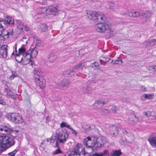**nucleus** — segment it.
Masks as SVG:
<instances>
[{
	"mask_svg": "<svg viewBox=\"0 0 156 156\" xmlns=\"http://www.w3.org/2000/svg\"><path fill=\"white\" fill-rule=\"evenodd\" d=\"M57 139V136H52L51 139L50 140V142H51L53 140H54L56 142V140Z\"/></svg>",
	"mask_w": 156,
	"mask_h": 156,
	"instance_id": "nucleus-52",
	"label": "nucleus"
},
{
	"mask_svg": "<svg viewBox=\"0 0 156 156\" xmlns=\"http://www.w3.org/2000/svg\"><path fill=\"white\" fill-rule=\"evenodd\" d=\"M106 141L105 138L104 137H101L97 138L96 140V141H94V147L96 149L100 147L103 145L104 141Z\"/></svg>",
	"mask_w": 156,
	"mask_h": 156,
	"instance_id": "nucleus-11",
	"label": "nucleus"
},
{
	"mask_svg": "<svg viewBox=\"0 0 156 156\" xmlns=\"http://www.w3.org/2000/svg\"><path fill=\"white\" fill-rule=\"evenodd\" d=\"M106 103L105 98H101L95 101L94 104L96 106H100V107H102Z\"/></svg>",
	"mask_w": 156,
	"mask_h": 156,
	"instance_id": "nucleus-18",
	"label": "nucleus"
},
{
	"mask_svg": "<svg viewBox=\"0 0 156 156\" xmlns=\"http://www.w3.org/2000/svg\"><path fill=\"white\" fill-rule=\"evenodd\" d=\"M30 27L29 26H25L24 30L26 31H27L29 30L30 29Z\"/></svg>",
	"mask_w": 156,
	"mask_h": 156,
	"instance_id": "nucleus-54",
	"label": "nucleus"
},
{
	"mask_svg": "<svg viewBox=\"0 0 156 156\" xmlns=\"http://www.w3.org/2000/svg\"><path fill=\"white\" fill-rule=\"evenodd\" d=\"M154 66V72H156V65H155Z\"/></svg>",
	"mask_w": 156,
	"mask_h": 156,
	"instance_id": "nucleus-63",
	"label": "nucleus"
},
{
	"mask_svg": "<svg viewBox=\"0 0 156 156\" xmlns=\"http://www.w3.org/2000/svg\"><path fill=\"white\" fill-rule=\"evenodd\" d=\"M150 145L153 147H156V133H153L151 134L148 139Z\"/></svg>",
	"mask_w": 156,
	"mask_h": 156,
	"instance_id": "nucleus-12",
	"label": "nucleus"
},
{
	"mask_svg": "<svg viewBox=\"0 0 156 156\" xmlns=\"http://www.w3.org/2000/svg\"><path fill=\"white\" fill-rule=\"evenodd\" d=\"M108 26L105 23L100 22L97 24L96 25V30L99 32H104L107 30Z\"/></svg>",
	"mask_w": 156,
	"mask_h": 156,
	"instance_id": "nucleus-13",
	"label": "nucleus"
},
{
	"mask_svg": "<svg viewBox=\"0 0 156 156\" xmlns=\"http://www.w3.org/2000/svg\"><path fill=\"white\" fill-rule=\"evenodd\" d=\"M5 92L6 93V96L8 98H10L14 100L16 99V95L12 91L10 90L7 87L5 88Z\"/></svg>",
	"mask_w": 156,
	"mask_h": 156,
	"instance_id": "nucleus-14",
	"label": "nucleus"
},
{
	"mask_svg": "<svg viewBox=\"0 0 156 156\" xmlns=\"http://www.w3.org/2000/svg\"><path fill=\"white\" fill-rule=\"evenodd\" d=\"M34 78L37 88L42 89L45 86V80L43 75V73L39 69H34L33 70Z\"/></svg>",
	"mask_w": 156,
	"mask_h": 156,
	"instance_id": "nucleus-1",
	"label": "nucleus"
},
{
	"mask_svg": "<svg viewBox=\"0 0 156 156\" xmlns=\"http://www.w3.org/2000/svg\"><path fill=\"white\" fill-rule=\"evenodd\" d=\"M60 127L61 128H63L64 127H66L69 129L70 126L69 124H67L66 122H62L60 124Z\"/></svg>",
	"mask_w": 156,
	"mask_h": 156,
	"instance_id": "nucleus-34",
	"label": "nucleus"
},
{
	"mask_svg": "<svg viewBox=\"0 0 156 156\" xmlns=\"http://www.w3.org/2000/svg\"><path fill=\"white\" fill-rule=\"evenodd\" d=\"M17 152V150H15L12 152L9 153L8 155L9 156H15V154Z\"/></svg>",
	"mask_w": 156,
	"mask_h": 156,
	"instance_id": "nucleus-45",
	"label": "nucleus"
},
{
	"mask_svg": "<svg viewBox=\"0 0 156 156\" xmlns=\"http://www.w3.org/2000/svg\"><path fill=\"white\" fill-rule=\"evenodd\" d=\"M38 52L34 48H30L26 52V55L27 58L29 61V62H31V65H32L34 62L30 60L31 58H35L37 55Z\"/></svg>",
	"mask_w": 156,
	"mask_h": 156,
	"instance_id": "nucleus-7",
	"label": "nucleus"
},
{
	"mask_svg": "<svg viewBox=\"0 0 156 156\" xmlns=\"http://www.w3.org/2000/svg\"><path fill=\"white\" fill-rule=\"evenodd\" d=\"M69 129H70L72 131V133L73 134H74L75 136H76L77 135V132L71 127L69 128Z\"/></svg>",
	"mask_w": 156,
	"mask_h": 156,
	"instance_id": "nucleus-49",
	"label": "nucleus"
},
{
	"mask_svg": "<svg viewBox=\"0 0 156 156\" xmlns=\"http://www.w3.org/2000/svg\"><path fill=\"white\" fill-rule=\"evenodd\" d=\"M89 154L86 155V156H108L109 155L108 149L104 150L102 151L99 153H95L94 154L92 155H89Z\"/></svg>",
	"mask_w": 156,
	"mask_h": 156,
	"instance_id": "nucleus-15",
	"label": "nucleus"
},
{
	"mask_svg": "<svg viewBox=\"0 0 156 156\" xmlns=\"http://www.w3.org/2000/svg\"><path fill=\"white\" fill-rule=\"evenodd\" d=\"M73 149L78 153L79 156L82 155L86 156V155L91 153V152L88 151L87 147L83 148L82 144L80 143H78Z\"/></svg>",
	"mask_w": 156,
	"mask_h": 156,
	"instance_id": "nucleus-4",
	"label": "nucleus"
},
{
	"mask_svg": "<svg viewBox=\"0 0 156 156\" xmlns=\"http://www.w3.org/2000/svg\"><path fill=\"white\" fill-rule=\"evenodd\" d=\"M12 34V32L10 33L7 32L6 34L1 33L0 34V40L5 41L7 40L9 37V35Z\"/></svg>",
	"mask_w": 156,
	"mask_h": 156,
	"instance_id": "nucleus-22",
	"label": "nucleus"
},
{
	"mask_svg": "<svg viewBox=\"0 0 156 156\" xmlns=\"http://www.w3.org/2000/svg\"><path fill=\"white\" fill-rule=\"evenodd\" d=\"M94 66L95 67H97L99 66V64L97 62H94Z\"/></svg>",
	"mask_w": 156,
	"mask_h": 156,
	"instance_id": "nucleus-59",
	"label": "nucleus"
},
{
	"mask_svg": "<svg viewBox=\"0 0 156 156\" xmlns=\"http://www.w3.org/2000/svg\"><path fill=\"white\" fill-rule=\"evenodd\" d=\"M42 46L41 41L38 39L36 40V46L41 47Z\"/></svg>",
	"mask_w": 156,
	"mask_h": 156,
	"instance_id": "nucleus-44",
	"label": "nucleus"
},
{
	"mask_svg": "<svg viewBox=\"0 0 156 156\" xmlns=\"http://www.w3.org/2000/svg\"><path fill=\"white\" fill-rule=\"evenodd\" d=\"M5 104V102L4 101L3 97L0 98V104L4 105Z\"/></svg>",
	"mask_w": 156,
	"mask_h": 156,
	"instance_id": "nucleus-48",
	"label": "nucleus"
},
{
	"mask_svg": "<svg viewBox=\"0 0 156 156\" xmlns=\"http://www.w3.org/2000/svg\"><path fill=\"white\" fill-rule=\"evenodd\" d=\"M4 149H5V148H4L3 147L2 144L0 143V154L2 152V151Z\"/></svg>",
	"mask_w": 156,
	"mask_h": 156,
	"instance_id": "nucleus-53",
	"label": "nucleus"
},
{
	"mask_svg": "<svg viewBox=\"0 0 156 156\" xmlns=\"http://www.w3.org/2000/svg\"><path fill=\"white\" fill-rule=\"evenodd\" d=\"M15 58L16 61L19 63L21 62L24 64H27L29 62L26 54L25 55L17 53L16 55Z\"/></svg>",
	"mask_w": 156,
	"mask_h": 156,
	"instance_id": "nucleus-8",
	"label": "nucleus"
},
{
	"mask_svg": "<svg viewBox=\"0 0 156 156\" xmlns=\"http://www.w3.org/2000/svg\"><path fill=\"white\" fill-rule=\"evenodd\" d=\"M7 118L15 123H20L23 122L22 118L18 113H10L7 115Z\"/></svg>",
	"mask_w": 156,
	"mask_h": 156,
	"instance_id": "nucleus-6",
	"label": "nucleus"
},
{
	"mask_svg": "<svg viewBox=\"0 0 156 156\" xmlns=\"http://www.w3.org/2000/svg\"><path fill=\"white\" fill-rule=\"evenodd\" d=\"M100 61L101 64L105 65L106 64V62H105V57H101L100 58Z\"/></svg>",
	"mask_w": 156,
	"mask_h": 156,
	"instance_id": "nucleus-42",
	"label": "nucleus"
},
{
	"mask_svg": "<svg viewBox=\"0 0 156 156\" xmlns=\"http://www.w3.org/2000/svg\"><path fill=\"white\" fill-rule=\"evenodd\" d=\"M109 9L112 10L114 9V3H113L110 2L109 4Z\"/></svg>",
	"mask_w": 156,
	"mask_h": 156,
	"instance_id": "nucleus-51",
	"label": "nucleus"
},
{
	"mask_svg": "<svg viewBox=\"0 0 156 156\" xmlns=\"http://www.w3.org/2000/svg\"><path fill=\"white\" fill-rule=\"evenodd\" d=\"M57 58V55L53 53H51L48 56V59L50 62H53Z\"/></svg>",
	"mask_w": 156,
	"mask_h": 156,
	"instance_id": "nucleus-21",
	"label": "nucleus"
},
{
	"mask_svg": "<svg viewBox=\"0 0 156 156\" xmlns=\"http://www.w3.org/2000/svg\"><path fill=\"white\" fill-rule=\"evenodd\" d=\"M140 90L143 92H145L147 91V90L145 87L143 86H141L140 88Z\"/></svg>",
	"mask_w": 156,
	"mask_h": 156,
	"instance_id": "nucleus-47",
	"label": "nucleus"
},
{
	"mask_svg": "<svg viewBox=\"0 0 156 156\" xmlns=\"http://www.w3.org/2000/svg\"><path fill=\"white\" fill-rule=\"evenodd\" d=\"M99 17H100V22L103 23L105 22V20L106 19V16L103 14L100 13V14L99 15Z\"/></svg>",
	"mask_w": 156,
	"mask_h": 156,
	"instance_id": "nucleus-35",
	"label": "nucleus"
},
{
	"mask_svg": "<svg viewBox=\"0 0 156 156\" xmlns=\"http://www.w3.org/2000/svg\"><path fill=\"white\" fill-rule=\"evenodd\" d=\"M155 115V114L154 112L152 111L151 112V116H152L153 118H154Z\"/></svg>",
	"mask_w": 156,
	"mask_h": 156,
	"instance_id": "nucleus-57",
	"label": "nucleus"
},
{
	"mask_svg": "<svg viewBox=\"0 0 156 156\" xmlns=\"http://www.w3.org/2000/svg\"><path fill=\"white\" fill-rule=\"evenodd\" d=\"M0 143L4 148H8L13 146L15 143L13 138L6 136H0Z\"/></svg>",
	"mask_w": 156,
	"mask_h": 156,
	"instance_id": "nucleus-3",
	"label": "nucleus"
},
{
	"mask_svg": "<svg viewBox=\"0 0 156 156\" xmlns=\"http://www.w3.org/2000/svg\"><path fill=\"white\" fill-rule=\"evenodd\" d=\"M120 149L113 151L111 153V156H120L122 154Z\"/></svg>",
	"mask_w": 156,
	"mask_h": 156,
	"instance_id": "nucleus-27",
	"label": "nucleus"
},
{
	"mask_svg": "<svg viewBox=\"0 0 156 156\" xmlns=\"http://www.w3.org/2000/svg\"><path fill=\"white\" fill-rule=\"evenodd\" d=\"M156 42V40L153 39L144 42V43L145 45L147 47H152L154 45Z\"/></svg>",
	"mask_w": 156,
	"mask_h": 156,
	"instance_id": "nucleus-23",
	"label": "nucleus"
},
{
	"mask_svg": "<svg viewBox=\"0 0 156 156\" xmlns=\"http://www.w3.org/2000/svg\"><path fill=\"white\" fill-rule=\"evenodd\" d=\"M75 73V71L73 69L66 70L64 72V75L67 74L70 76L74 75Z\"/></svg>",
	"mask_w": 156,
	"mask_h": 156,
	"instance_id": "nucleus-28",
	"label": "nucleus"
},
{
	"mask_svg": "<svg viewBox=\"0 0 156 156\" xmlns=\"http://www.w3.org/2000/svg\"><path fill=\"white\" fill-rule=\"evenodd\" d=\"M128 15L131 17H135L140 16H142L143 15V13L141 12L136 11L129 12Z\"/></svg>",
	"mask_w": 156,
	"mask_h": 156,
	"instance_id": "nucleus-19",
	"label": "nucleus"
},
{
	"mask_svg": "<svg viewBox=\"0 0 156 156\" xmlns=\"http://www.w3.org/2000/svg\"><path fill=\"white\" fill-rule=\"evenodd\" d=\"M15 53H16L17 52V44H15Z\"/></svg>",
	"mask_w": 156,
	"mask_h": 156,
	"instance_id": "nucleus-62",
	"label": "nucleus"
},
{
	"mask_svg": "<svg viewBox=\"0 0 156 156\" xmlns=\"http://www.w3.org/2000/svg\"><path fill=\"white\" fill-rule=\"evenodd\" d=\"M86 65V62H80L76 64L75 66L74 69H78L79 68H80L83 66H84Z\"/></svg>",
	"mask_w": 156,
	"mask_h": 156,
	"instance_id": "nucleus-31",
	"label": "nucleus"
},
{
	"mask_svg": "<svg viewBox=\"0 0 156 156\" xmlns=\"http://www.w3.org/2000/svg\"><path fill=\"white\" fill-rule=\"evenodd\" d=\"M60 82L63 86L64 89H65L67 88L70 83L69 80L67 79H64L61 80Z\"/></svg>",
	"mask_w": 156,
	"mask_h": 156,
	"instance_id": "nucleus-25",
	"label": "nucleus"
},
{
	"mask_svg": "<svg viewBox=\"0 0 156 156\" xmlns=\"http://www.w3.org/2000/svg\"><path fill=\"white\" fill-rule=\"evenodd\" d=\"M110 130L112 131L110 133L111 135H113V136H116L115 133L118 134L119 132L117 127L114 125L110 127Z\"/></svg>",
	"mask_w": 156,
	"mask_h": 156,
	"instance_id": "nucleus-20",
	"label": "nucleus"
},
{
	"mask_svg": "<svg viewBox=\"0 0 156 156\" xmlns=\"http://www.w3.org/2000/svg\"><path fill=\"white\" fill-rule=\"evenodd\" d=\"M100 13L93 11H88L87 12V17L89 18L94 20H98V21L100 20V17H99V15Z\"/></svg>",
	"mask_w": 156,
	"mask_h": 156,
	"instance_id": "nucleus-10",
	"label": "nucleus"
},
{
	"mask_svg": "<svg viewBox=\"0 0 156 156\" xmlns=\"http://www.w3.org/2000/svg\"><path fill=\"white\" fill-rule=\"evenodd\" d=\"M7 45H3L0 48V54L2 56L5 58L7 56Z\"/></svg>",
	"mask_w": 156,
	"mask_h": 156,
	"instance_id": "nucleus-17",
	"label": "nucleus"
},
{
	"mask_svg": "<svg viewBox=\"0 0 156 156\" xmlns=\"http://www.w3.org/2000/svg\"><path fill=\"white\" fill-rule=\"evenodd\" d=\"M123 63L122 60L119 58H118V59L114 61V63H113V64H119V65H121Z\"/></svg>",
	"mask_w": 156,
	"mask_h": 156,
	"instance_id": "nucleus-40",
	"label": "nucleus"
},
{
	"mask_svg": "<svg viewBox=\"0 0 156 156\" xmlns=\"http://www.w3.org/2000/svg\"><path fill=\"white\" fill-rule=\"evenodd\" d=\"M68 155L69 156H77L79 155V154L76 151H74V150L73 149Z\"/></svg>",
	"mask_w": 156,
	"mask_h": 156,
	"instance_id": "nucleus-37",
	"label": "nucleus"
},
{
	"mask_svg": "<svg viewBox=\"0 0 156 156\" xmlns=\"http://www.w3.org/2000/svg\"><path fill=\"white\" fill-rule=\"evenodd\" d=\"M154 95L153 94H144L141 98L142 100H144L146 99H150L153 98Z\"/></svg>",
	"mask_w": 156,
	"mask_h": 156,
	"instance_id": "nucleus-26",
	"label": "nucleus"
},
{
	"mask_svg": "<svg viewBox=\"0 0 156 156\" xmlns=\"http://www.w3.org/2000/svg\"><path fill=\"white\" fill-rule=\"evenodd\" d=\"M5 20L7 22V25L14 24V20L9 16H7Z\"/></svg>",
	"mask_w": 156,
	"mask_h": 156,
	"instance_id": "nucleus-29",
	"label": "nucleus"
},
{
	"mask_svg": "<svg viewBox=\"0 0 156 156\" xmlns=\"http://www.w3.org/2000/svg\"><path fill=\"white\" fill-rule=\"evenodd\" d=\"M55 87L58 88L64 89L60 81L55 85Z\"/></svg>",
	"mask_w": 156,
	"mask_h": 156,
	"instance_id": "nucleus-39",
	"label": "nucleus"
},
{
	"mask_svg": "<svg viewBox=\"0 0 156 156\" xmlns=\"http://www.w3.org/2000/svg\"><path fill=\"white\" fill-rule=\"evenodd\" d=\"M118 110V108L116 106L112 107L111 109V111L112 112V113H113L114 114L116 113Z\"/></svg>",
	"mask_w": 156,
	"mask_h": 156,
	"instance_id": "nucleus-36",
	"label": "nucleus"
},
{
	"mask_svg": "<svg viewBox=\"0 0 156 156\" xmlns=\"http://www.w3.org/2000/svg\"><path fill=\"white\" fill-rule=\"evenodd\" d=\"M15 76V75L14 74H13L12 73V75L10 76V78L11 79H14V77Z\"/></svg>",
	"mask_w": 156,
	"mask_h": 156,
	"instance_id": "nucleus-58",
	"label": "nucleus"
},
{
	"mask_svg": "<svg viewBox=\"0 0 156 156\" xmlns=\"http://www.w3.org/2000/svg\"><path fill=\"white\" fill-rule=\"evenodd\" d=\"M135 119L134 120H132V119H130V121H134V122H137L138 121V118L137 117H136V116H134Z\"/></svg>",
	"mask_w": 156,
	"mask_h": 156,
	"instance_id": "nucleus-56",
	"label": "nucleus"
},
{
	"mask_svg": "<svg viewBox=\"0 0 156 156\" xmlns=\"http://www.w3.org/2000/svg\"><path fill=\"white\" fill-rule=\"evenodd\" d=\"M125 138L120 137V142L122 144H124L125 142L132 143L133 142L134 140V137L131 133L128 132L126 130L122 132Z\"/></svg>",
	"mask_w": 156,
	"mask_h": 156,
	"instance_id": "nucleus-5",
	"label": "nucleus"
},
{
	"mask_svg": "<svg viewBox=\"0 0 156 156\" xmlns=\"http://www.w3.org/2000/svg\"><path fill=\"white\" fill-rule=\"evenodd\" d=\"M144 114L147 117L151 116V112L150 111L144 112Z\"/></svg>",
	"mask_w": 156,
	"mask_h": 156,
	"instance_id": "nucleus-46",
	"label": "nucleus"
},
{
	"mask_svg": "<svg viewBox=\"0 0 156 156\" xmlns=\"http://www.w3.org/2000/svg\"><path fill=\"white\" fill-rule=\"evenodd\" d=\"M18 54L22 55H25L26 54V49L22 46H21L18 50Z\"/></svg>",
	"mask_w": 156,
	"mask_h": 156,
	"instance_id": "nucleus-30",
	"label": "nucleus"
},
{
	"mask_svg": "<svg viewBox=\"0 0 156 156\" xmlns=\"http://www.w3.org/2000/svg\"><path fill=\"white\" fill-rule=\"evenodd\" d=\"M154 66H149L147 68V69L149 71H152L154 72Z\"/></svg>",
	"mask_w": 156,
	"mask_h": 156,
	"instance_id": "nucleus-50",
	"label": "nucleus"
},
{
	"mask_svg": "<svg viewBox=\"0 0 156 156\" xmlns=\"http://www.w3.org/2000/svg\"><path fill=\"white\" fill-rule=\"evenodd\" d=\"M57 139L55 147H59V144H64L69 137V134L67 130L65 129H59L56 132Z\"/></svg>",
	"mask_w": 156,
	"mask_h": 156,
	"instance_id": "nucleus-2",
	"label": "nucleus"
},
{
	"mask_svg": "<svg viewBox=\"0 0 156 156\" xmlns=\"http://www.w3.org/2000/svg\"><path fill=\"white\" fill-rule=\"evenodd\" d=\"M19 26H20V28L22 30L23 28V23H21V22H20L19 24Z\"/></svg>",
	"mask_w": 156,
	"mask_h": 156,
	"instance_id": "nucleus-55",
	"label": "nucleus"
},
{
	"mask_svg": "<svg viewBox=\"0 0 156 156\" xmlns=\"http://www.w3.org/2000/svg\"><path fill=\"white\" fill-rule=\"evenodd\" d=\"M49 12L51 13V14L54 16H56L58 14V10L56 7H52L48 9Z\"/></svg>",
	"mask_w": 156,
	"mask_h": 156,
	"instance_id": "nucleus-24",
	"label": "nucleus"
},
{
	"mask_svg": "<svg viewBox=\"0 0 156 156\" xmlns=\"http://www.w3.org/2000/svg\"><path fill=\"white\" fill-rule=\"evenodd\" d=\"M0 131L4 134H9L12 132V129L7 127L6 126H1L0 128Z\"/></svg>",
	"mask_w": 156,
	"mask_h": 156,
	"instance_id": "nucleus-16",
	"label": "nucleus"
},
{
	"mask_svg": "<svg viewBox=\"0 0 156 156\" xmlns=\"http://www.w3.org/2000/svg\"><path fill=\"white\" fill-rule=\"evenodd\" d=\"M62 152L59 148V147L58 148V149L53 152V155H56L62 153Z\"/></svg>",
	"mask_w": 156,
	"mask_h": 156,
	"instance_id": "nucleus-38",
	"label": "nucleus"
},
{
	"mask_svg": "<svg viewBox=\"0 0 156 156\" xmlns=\"http://www.w3.org/2000/svg\"><path fill=\"white\" fill-rule=\"evenodd\" d=\"M83 91L84 93H89L92 92L91 88L88 86L83 89Z\"/></svg>",
	"mask_w": 156,
	"mask_h": 156,
	"instance_id": "nucleus-33",
	"label": "nucleus"
},
{
	"mask_svg": "<svg viewBox=\"0 0 156 156\" xmlns=\"http://www.w3.org/2000/svg\"><path fill=\"white\" fill-rule=\"evenodd\" d=\"M16 54H17V53H15V51H14V52H12V55H16Z\"/></svg>",
	"mask_w": 156,
	"mask_h": 156,
	"instance_id": "nucleus-64",
	"label": "nucleus"
},
{
	"mask_svg": "<svg viewBox=\"0 0 156 156\" xmlns=\"http://www.w3.org/2000/svg\"><path fill=\"white\" fill-rule=\"evenodd\" d=\"M41 30L43 32H45L47 31L48 30V27L45 24H42L41 25Z\"/></svg>",
	"mask_w": 156,
	"mask_h": 156,
	"instance_id": "nucleus-43",
	"label": "nucleus"
},
{
	"mask_svg": "<svg viewBox=\"0 0 156 156\" xmlns=\"http://www.w3.org/2000/svg\"><path fill=\"white\" fill-rule=\"evenodd\" d=\"M110 60V58H108V57H105V62H108Z\"/></svg>",
	"mask_w": 156,
	"mask_h": 156,
	"instance_id": "nucleus-60",
	"label": "nucleus"
},
{
	"mask_svg": "<svg viewBox=\"0 0 156 156\" xmlns=\"http://www.w3.org/2000/svg\"><path fill=\"white\" fill-rule=\"evenodd\" d=\"M94 141L90 137H87L83 141V145L87 146L86 147H87L88 149H90L92 151L93 150L92 147L94 146Z\"/></svg>",
	"mask_w": 156,
	"mask_h": 156,
	"instance_id": "nucleus-9",
	"label": "nucleus"
},
{
	"mask_svg": "<svg viewBox=\"0 0 156 156\" xmlns=\"http://www.w3.org/2000/svg\"><path fill=\"white\" fill-rule=\"evenodd\" d=\"M90 129H91V127L90 126H88V128H86L85 129H84L86 131H87V130H90Z\"/></svg>",
	"mask_w": 156,
	"mask_h": 156,
	"instance_id": "nucleus-61",
	"label": "nucleus"
},
{
	"mask_svg": "<svg viewBox=\"0 0 156 156\" xmlns=\"http://www.w3.org/2000/svg\"><path fill=\"white\" fill-rule=\"evenodd\" d=\"M6 24L7 22L5 20L0 18V28H4V26H6Z\"/></svg>",
	"mask_w": 156,
	"mask_h": 156,
	"instance_id": "nucleus-32",
	"label": "nucleus"
},
{
	"mask_svg": "<svg viewBox=\"0 0 156 156\" xmlns=\"http://www.w3.org/2000/svg\"><path fill=\"white\" fill-rule=\"evenodd\" d=\"M103 114L106 115H108L110 113V111L107 109H105L102 110Z\"/></svg>",
	"mask_w": 156,
	"mask_h": 156,
	"instance_id": "nucleus-41",
	"label": "nucleus"
}]
</instances>
